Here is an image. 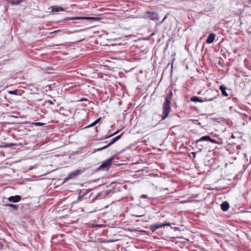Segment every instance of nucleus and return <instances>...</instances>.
<instances>
[{"label": "nucleus", "instance_id": "nucleus-1", "mask_svg": "<svg viewBox=\"0 0 251 251\" xmlns=\"http://www.w3.org/2000/svg\"><path fill=\"white\" fill-rule=\"evenodd\" d=\"M173 96V92L170 90L165 97V101L163 105L162 120H164L167 118L171 112V100L172 99Z\"/></svg>", "mask_w": 251, "mask_h": 251}, {"label": "nucleus", "instance_id": "nucleus-2", "mask_svg": "<svg viewBox=\"0 0 251 251\" xmlns=\"http://www.w3.org/2000/svg\"><path fill=\"white\" fill-rule=\"evenodd\" d=\"M203 141L210 142L213 144H219L218 141L215 139H212L209 135L202 136L196 141L197 148H198L200 151H201L203 149L204 145L202 144V142Z\"/></svg>", "mask_w": 251, "mask_h": 251}, {"label": "nucleus", "instance_id": "nucleus-3", "mask_svg": "<svg viewBox=\"0 0 251 251\" xmlns=\"http://www.w3.org/2000/svg\"><path fill=\"white\" fill-rule=\"evenodd\" d=\"M215 92L214 90L210 89L206 90L203 94L204 98H203V101H212L213 100L217 98V96L215 95Z\"/></svg>", "mask_w": 251, "mask_h": 251}, {"label": "nucleus", "instance_id": "nucleus-4", "mask_svg": "<svg viewBox=\"0 0 251 251\" xmlns=\"http://www.w3.org/2000/svg\"><path fill=\"white\" fill-rule=\"evenodd\" d=\"M114 157L112 156L108 159L106 161L103 162L99 167V170H107L111 165L112 164V161L114 160Z\"/></svg>", "mask_w": 251, "mask_h": 251}, {"label": "nucleus", "instance_id": "nucleus-5", "mask_svg": "<svg viewBox=\"0 0 251 251\" xmlns=\"http://www.w3.org/2000/svg\"><path fill=\"white\" fill-rule=\"evenodd\" d=\"M171 225V223L169 222H165L162 224H154L151 225L150 229L152 232H154L156 229L164 227L165 226H170Z\"/></svg>", "mask_w": 251, "mask_h": 251}, {"label": "nucleus", "instance_id": "nucleus-6", "mask_svg": "<svg viewBox=\"0 0 251 251\" xmlns=\"http://www.w3.org/2000/svg\"><path fill=\"white\" fill-rule=\"evenodd\" d=\"M82 172H83V171L80 169L76 170L75 171L72 172L69 174L68 176L65 178V180H69L71 178H73L75 177V176L79 175Z\"/></svg>", "mask_w": 251, "mask_h": 251}, {"label": "nucleus", "instance_id": "nucleus-7", "mask_svg": "<svg viewBox=\"0 0 251 251\" xmlns=\"http://www.w3.org/2000/svg\"><path fill=\"white\" fill-rule=\"evenodd\" d=\"M122 134H123L115 137L112 140V141L109 144H108L107 145H106L101 148L98 149V151H102V150L105 149L107 148L108 147H109V146L112 145L115 142H116L117 141H118L119 139H120Z\"/></svg>", "mask_w": 251, "mask_h": 251}, {"label": "nucleus", "instance_id": "nucleus-8", "mask_svg": "<svg viewBox=\"0 0 251 251\" xmlns=\"http://www.w3.org/2000/svg\"><path fill=\"white\" fill-rule=\"evenodd\" d=\"M21 200V197L19 195H16L14 196H11L8 198L9 201L13 202H18Z\"/></svg>", "mask_w": 251, "mask_h": 251}, {"label": "nucleus", "instance_id": "nucleus-9", "mask_svg": "<svg viewBox=\"0 0 251 251\" xmlns=\"http://www.w3.org/2000/svg\"><path fill=\"white\" fill-rule=\"evenodd\" d=\"M148 18L151 20H155L158 19V15L157 13L153 12H147Z\"/></svg>", "mask_w": 251, "mask_h": 251}, {"label": "nucleus", "instance_id": "nucleus-10", "mask_svg": "<svg viewBox=\"0 0 251 251\" xmlns=\"http://www.w3.org/2000/svg\"><path fill=\"white\" fill-rule=\"evenodd\" d=\"M216 35L215 33H210L207 38L206 40V42L207 44H211L213 42L214 39L215 38Z\"/></svg>", "mask_w": 251, "mask_h": 251}, {"label": "nucleus", "instance_id": "nucleus-11", "mask_svg": "<svg viewBox=\"0 0 251 251\" xmlns=\"http://www.w3.org/2000/svg\"><path fill=\"white\" fill-rule=\"evenodd\" d=\"M51 11L53 12H58L60 11H64V9L63 7L57 6V5H53L51 6Z\"/></svg>", "mask_w": 251, "mask_h": 251}, {"label": "nucleus", "instance_id": "nucleus-12", "mask_svg": "<svg viewBox=\"0 0 251 251\" xmlns=\"http://www.w3.org/2000/svg\"><path fill=\"white\" fill-rule=\"evenodd\" d=\"M229 207V205L228 202L225 201L221 204V208L224 211H227Z\"/></svg>", "mask_w": 251, "mask_h": 251}, {"label": "nucleus", "instance_id": "nucleus-13", "mask_svg": "<svg viewBox=\"0 0 251 251\" xmlns=\"http://www.w3.org/2000/svg\"><path fill=\"white\" fill-rule=\"evenodd\" d=\"M191 101L195 102H203L204 101H203V99H201L199 97L197 96H193L190 99Z\"/></svg>", "mask_w": 251, "mask_h": 251}, {"label": "nucleus", "instance_id": "nucleus-14", "mask_svg": "<svg viewBox=\"0 0 251 251\" xmlns=\"http://www.w3.org/2000/svg\"><path fill=\"white\" fill-rule=\"evenodd\" d=\"M5 0L12 5H18L21 2H22L23 1V0Z\"/></svg>", "mask_w": 251, "mask_h": 251}, {"label": "nucleus", "instance_id": "nucleus-15", "mask_svg": "<svg viewBox=\"0 0 251 251\" xmlns=\"http://www.w3.org/2000/svg\"><path fill=\"white\" fill-rule=\"evenodd\" d=\"M226 88L224 85H221L220 86V90H221L222 95L225 97L228 96V94L226 91Z\"/></svg>", "mask_w": 251, "mask_h": 251}, {"label": "nucleus", "instance_id": "nucleus-16", "mask_svg": "<svg viewBox=\"0 0 251 251\" xmlns=\"http://www.w3.org/2000/svg\"><path fill=\"white\" fill-rule=\"evenodd\" d=\"M80 20H92V21H98L100 19L97 17H80Z\"/></svg>", "mask_w": 251, "mask_h": 251}, {"label": "nucleus", "instance_id": "nucleus-17", "mask_svg": "<svg viewBox=\"0 0 251 251\" xmlns=\"http://www.w3.org/2000/svg\"><path fill=\"white\" fill-rule=\"evenodd\" d=\"M5 206L10 207L14 210H17L18 208V205L17 204H10V203H6L5 204Z\"/></svg>", "mask_w": 251, "mask_h": 251}, {"label": "nucleus", "instance_id": "nucleus-18", "mask_svg": "<svg viewBox=\"0 0 251 251\" xmlns=\"http://www.w3.org/2000/svg\"><path fill=\"white\" fill-rule=\"evenodd\" d=\"M101 120V118H99L98 119H97L96 121H95L93 123L90 124V125L87 126L86 128H88L90 127H92L94 126H95L97 124H98Z\"/></svg>", "mask_w": 251, "mask_h": 251}, {"label": "nucleus", "instance_id": "nucleus-19", "mask_svg": "<svg viewBox=\"0 0 251 251\" xmlns=\"http://www.w3.org/2000/svg\"><path fill=\"white\" fill-rule=\"evenodd\" d=\"M80 17H67L65 19L66 21H70L74 20H80Z\"/></svg>", "mask_w": 251, "mask_h": 251}, {"label": "nucleus", "instance_id": "nucleus-20", "mask_svg": "<svg viewBox=\"0 0 251 251\" xmlns=\"http://www.w3.org/2000/svg\"><path fill=\"white\" fill-rule=\"evenodd\" d=\"M118 132H119V131H116L115 132H114L113 134H112V135H109V136H108V135H105V136H104L103 137L102 139H107V138H109V137H111V136H113V135H115V134H117Z\"/></svg>", "mask_w": 251, "mask_h": 251}, {"label": "nucleus", "instance_id": "nucleus-21", "mask_svg": "<svg viewBox=\"0 0 251 251\" xmlns=\"http://www.w3.org/2000/svg\"><path fill=\"white\" fill-rule=\"evenodd\" d=\"M9 94H11V95H18V90H16L14 91H10L9 92Z\"/></svg>", "mask_w": 251, "mask_h": 251}, {"label": "nucleus", "instance_id": "nucleus-22", "mask_svg": "<svg viewBox=\"0 0 251 251\" xmlns=\"http://www.w3.org/2000/svg\"><path fill=\"white\" fill-rule=\"evenodd\" d=\"M16 144L11 143V144H6L4 146V147L8 148V147H11L13 146H16Z\"/></svg>", "mask_w": 251, "mask_h": 251}, {"label": "nucleus", "instance_id": "nucleus-23", "mask_svg": "<svg viewBox=\"0 0 251 251\" xmlns=\"http://www.w3.org/2000/svg\"><path fill=\"white\" fill-rule=\"evenodd\" d=\"M34 124L36 126H43L45 125V124L40 122L35 123Z\"/></svg>", "mask_w": 251, "mask_h": 251}, {"label": "nucleus", "instance_id": "nucleus-24", "mask_svg": "<svg viewBox=\"0 0 251 251\" xmlns=\"http://www.w3.org/2000/svg\"><path fill=\"white\" fill-rule=\"evenodd\" d=\"M141 198H142V199H149V198H148V195H144V194L142 195L141 196Z\"/></svg>", "mask_w": 251, "mask_h": 251}, {"label": "nucleus", "instance_id": "nucleus-25", "mask_svg": "<svg viewBox=\"0 0 251 251\" xmlns=\"http://www.w3.org/2000/svg\"><path fill=\"white\" fill-rule=\"evenodd\" d=\"M83 197H84V195H79L78 196V200L81 201Z\"/></svg>", "mask_w": 251, "mask_h": 251}, {"label": "nucleus", "instance_id": "nucleus-26", "mask_svg": "<svg viewBox=\"0 0 251 251\" xmlns=\"http://www.w3.org/2000/svg\"><path fill=\"white\" fill-rule=\"evenodd\" d=\"M47 102L50 103V104H53V102L50 100H49Z\"/></svg>", "mask_w": 251, "mask_h": 251}, {"label": "nucleus", "instance_id": "nucleus-27", "mask_svg": "<svg viewBox=\"0 0 251 251\" xmlns=\"http://www.w3.org/2000/svg\"><path fill=\"white\" fill-rule=\"evenodd\" d=\"M133 216L134 217H141L143 216V215H133Z\"/></svg>", "mask_w": 251, "mask_h": 251}, {"label": "nucleus", "instance_id": "nucleus-28", "mask_svg": "<svg viewBox=\"0 0 251 251\" xmlns=\"http://www.w3.org/2000/svg\"><path fill=\"white\" fill-rule=\"evenodd\" d=\"M166 18V16L165 17V18L163 19V21H162L161 23H162L164 20Z\"/></svg>", "mask_w": 251, "mask_h": 251}, {"label": "nucleus", "instance_id": "nucleus-29", "mask_svg": "<svg viewBox=\"0 0 251 251\" xmlns=\"http://www.w3.org/2000/svg\"><path fill=\"white\" fill-rule=\"evenodd\" d=\"M99 196H100V195H99H99H97V197H96V198H95L94 199H96V198H97V197H99Z\"/></svg>", "mask_w": 251, "mask_h": 251}, {"label": "nucleus", "instance_id": "nucleus-30", "mask_svg": "<svg viewBox=\"0 0 251 251\" xmlns=\"http://www.w3.org/2000/svg\"><path fill=\"white\" fill-rule=\"evenodd\" d=\"M58 31H59V30H56V31H54L53 33H54H54H55V32H58Z\"/></svg>", "mask_w": 251, "mask_h": 251}, {"label": "nucleus", "instance_id": "nucleus-31", "mask_svg": "<svg viewBox=\"0 0 251 251\" xmlns=\"http://www.w3.org/2000/svg\"><path fill=\"white\" fill-rule=\"evenodd\" d=\"M201 93V92L198 93V94L200 95Z\"/></svg>", "mask_w": 251, "mask_h": 251}, {"label": "nucleus", "instance_id": "nucleus-32", "mask_svg": "<svg viewBox=\"0 0 251 251\" xmlns=\"http://www.w3.org/2000/svg\"><path fill=\"white\" fill-rule=\"evenodd\" d=\"M195 153H194V157H195Z\"/></svg>", "mask_w": 251, "mask_h": 251}]
</instances>
